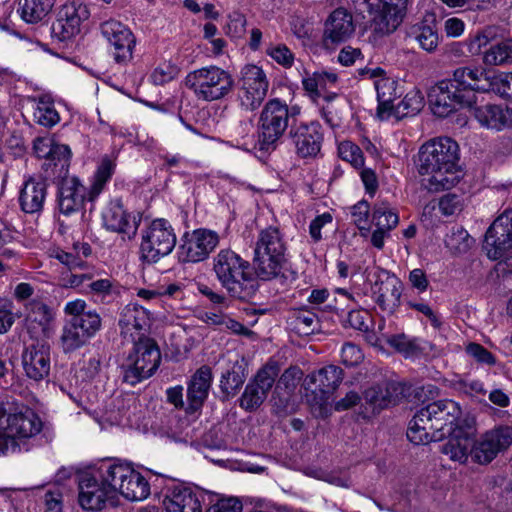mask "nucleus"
Returning <instances> with one entry per match:
<instances>
[{
	"label": "nucleus",
	"mask_w": 512,
	"mask_h": 512,
	"mask_svg": "<svg viewBox=\"0 0 512 512\" xmlns=\"http://www.w3.org/2000/svg\"><path fill=\"white\" fill-rule=\"evenodd\" d=\"M368 322H371V317L366 310H351L346 318V323L351 328L361 332H368Z\"/></svg>",
	"instance_id": "nucleus-62"
},
{
	"label": "nucleus",
	"mask_w": 512,
	"mask_h": 512,
	"mask_svg": "<svg viewBox=\"0 0 512 512\" xmlns=\"http://www.w3.org/2000/svg\"><path fill=\"white\" fill-rule=\"evenodd\" d=\"M212 383V371L208 366H201L192 376L187 389L189 409L198 410L208 396Z\"/></svg>",
	"instance_id": "nucleus-36"
},
{
	"label": "nucleus",
	"mask_w": 512,
	"mask_h": 512,
	"mask_svg": "<svg viewBox=\"0 0 512 512\" xmlns=\"http://www.w3.org/2000/svg\"><path fill=\"white\" fill-rule=\"evenodd\" d=\"M102 36L111 47L114 61L120 65H127L133 59L136 38L132 31L116 20H107L100 26Z\"/></svg>",
	"instance_id": "nucleus-18"
},
{
	"label": "nucleus",
	"mask_w": 512,
	"mask_h": 512,
	"mask_svg": "<svg viewBox=\"0 0 512 512\" xmlns=\"http://www.w3.org/2000/svg\"><path fill=\"white\" fill-rule=\"evenodd\" d=\"M242 503L235 497H222L207 508L206 512H242Z\"/></svg>",
	"instance_id": "nucleus-61"
},
{
	"label": "nucleus",
	"mask_w": 512,
	"mask_h": 512,
	"mask_svg": "<svg viewBox=\"0 0 512 512\" xmlns=\"http://www.w3.org/2000/svg\"><path fill=\"white\" fill-rule=\"evenodd\" d=\"M108 487L95 469L83 473L78 481L79 505L87 511L102 510L106 503L114 498Z\"/></svg>",
	"instance_id": "nucleus-20"
},
{
	"label": "nucleus",
	"mask_w": 512,
	"mask_h": 512,
	"mask_svg": "<svg viewBox=\"0 0 512 512\" xmlns=\"http://www.w3.org/2000/svg\"><path fill=\"white\" fill-rule=\"evenodd\" d=\"M473 243V238L463 228L453 229L445 238V245L453 254L466 253Z\"/></svg>",
	"instance_id": "nucleus-48"
},
{
	"label": "nucleus",
	"mask_w": 512,
	"mask_h": 512,
	"mask_svg": "<svg viewBox=\"0 0 512 512\" xmlns=\"http://www.w3.org/2000/svg\"><path fill=\"white\" fill-rule=\"evenodd\" d=\"M372 222L376 227L390 232L398 225L399 217L387 203H381L374 206Z\"/></svg>",
	"instance_id": "nucleus-47"
},
{
	"label": "nucleus",
	"mask_w": 512,
	"mask_h": 512,
	"mask_svg": "<svg viewBox=\"0 0 512 512\" xmlns=\"http://www.w3.org/2000/svg\"><path fill=\"white\" fill-rule=\"evenodd\" d=\"M337 75L329 72H313L306 73L302 78V86L306 94L313 102H317L320 98L331 101L336 98L335 93H327L330 86L337 82Z\"/></svg>",
	"instance_id": "nucleus-35"
},
{
	"label": "nucleus",
	"mask_w": 512,
	"mask_h": 512,
	"mask_svg": "<svg viewBox=\"0 0 512 512\" xmlns=\"http://www.w3.org/2000/svg\"><path fill=\"white\" fill-rule=\"evenodd\" d=\"M433 421L436 426H439V432L442 434V440L446 437V432L449 429H454L455 426L465 425L461 419V408L459 404L450 399L438 400L429 403Z\"/></svg>",
	"instance_id": "nucleus-33"
},
{
	"label": "nucleus",
	"mask_w": 512,
	"mask_h": 512,
	"mask_svg": "<svg viewBox=\"0 0 512 512\" xmlns=\"http://www.w3.org/2000/svg\"><path fill=\"white\" fill-rule=\"evenodd\" d=\"M70 158H71V150L69 146L65 144H59L55 143L51 154L46 159V162L44 163V166H46V169L48 167H52L54 169L59 167L60 173L63 171L67 172L68 167L70 165Z\"/></svg>",
	"instance_id": "nucleus-50"
},
{
	"label": "nucleus",
	"mask_w": 512,
	"mask_h": 512,
	"mask_svg": "<svg viewBox=\"0 0 512 512\" xmlns=\"http://www.w3.org/2000/svg\"><path fill=\"white\" fill-rule=\"evenodd\" d=\"M371 287L372 297L382 311L392 314L400 304L401 281L385 269L378 268Z\"/></svg>",
	"instance_id": "nucleus-23"
},
{
	"label": "nucleus",
	"mask_w": 512,
	"mask_h": 512,
	"mask_svg": "<svg viewBox=\"0 0 512 512\" xmlns=\"http://www.w3.org/2000/svg\"><path fill=\"white\" fill-rule=\"evenodd\" d=\"M115 496L118 492L130 501H141L150 494L148 481L128 462L105 460L95 468Z\"/></svg>",
	"instance_id": "nucleus-6"
},
{
	"label": "nucleus",
	"mask_w": 512,
	"mask_h": 512,
	"mask_svg": "<svg viewBox=\"0 0 512 512\" xmlns=\"http://www.w3.org/2000/svg\"><path fill=\"white\" fill-rule=\"evenodd\" d=\"M447 440L440 446L442 454L450 460L465 463L472 456V445L474 443V430L472 426L458 425L446 432Z\"/></svg>",
	"instance_id": "nucleus-25"
},
{
	"label": "nucleus",
	"mask_w": 512,
	"mask_h": 512,
	"mask_svg": "<svg viewBox=\"0 0 512 512\" xmlns=\"http://www.w3.org/2000/svg\"><path fill=\"white\" fill-rule=\"evenodd\" d=\"M338 154L342 160L349 162L357 169L362 168L364 165L362 150L350 141H343L338 145Z\"/></svg>",
	"instance_id": "nucleus-52"
},
{
	"label": "nucleus",
	"mask_w": 512,
	"mask_h": 512,
	"mask_svg": "<svg viewBox=\"0 0 512 512\" xmlns=\"http://www.w3.org/2000/svg\"><path fill=\"white\" fill-rule=\"evenodd\" d=\"M370 206L365 200H361L351 207V216L354 224L361 231V235L364 236L369 232V219Z\"/></svg>",
	"instance_id": "nucleus-53"
},
{
	"label": "nucleus",
	"mask_w": 512,
	"mask_h": 512,
	"mask_svg": "<svg viewBox=\"0 0 512 512\" xmlns=\"http://www.w3.org/2000/svg\"><path fill=\"white\" fill-rule=\"evenodd\" d=\"M26 321L38 325L42 332L46 331L53 319L51 309L42 301L31 300L25 304Z\"/></svg>",
	"instance_id": "nucleus-45"
},
{
	"label": "nucleus",
	"mask_w": 512,
	"mask_h": 512,
	"mask_svg": "<svg viewBox=\"0 0 512 512\" xmlns=\"http://www.w3.org/2000/svg\"><path fill=\"white\" fill-rule=\"evenodd\" d=\"M404 386L395 381H383L371 386L364 392V400L373 412L395 405L402 398Z\"/></svg>",
	"instance_id": "nucleus-31"
},
{
	"label": "nucleus",
	"mask_w": 512,
	"mask_h": 512,
	"mask_svg": "<svg viewBox=\"0 0 512 512\" xmlns=\"http://www.w3.org/2000/svg\"><path fill=\"white\" fill-rule=\"evenodd\" d=\"M289 136L301 158L316 157L321 150L324 134L318 121L291 125Z\"/></svg>",
	"instance_id": "nucleus-22"
},
{
	"label": "nucleus",
	"mask_w": 512,
	"mask_h": 512,
	"mask_svg": "<svg viewBox=\"0 0 512 512\" xmlns=\"http://www.w3.org/2000/svg\"><path fill=\"white\" fill-rule=\"evenodd\" d=\"M176 245V235L171 224L163 219L153 220L141 232L140 254L148 263H156L169 255Z\"/></svg>",
	"instance_id": "nucleus-12"
},
{
	"label": "nucleus",
	"mask_w": 512,
	"mask_h": 512,
	"mask_svg": "<svg viewBox=\"0 0 512 512\" xmlns=\"http://www.w3.org/2000/svg\"><path fill=\"white\" fill-rule=\"evenodd\" d=\"M512 444V428L499 426L486 432L472 445V458L479 464L490 463L498 453Z\"/></svg>",
	"instance_id": "nucleus-21"
},
{
	"label": "nucleus",
	"mask_w": 512,
	"mask_h": 512,
	"mask_svg": "<svg viewBox=\"0 0 512 512\" xmlns=\"http://www.w3.org/2000/svg\"><path fill=\"white\" fill-rule=\"evenodd\" d=\"M458 160L459 147L451 138L441 137L423 144L418 171L428 176L427 188L435 192L453 188L460 180Z\"/></svg>",
	"instance_id": "nucleus-2"
},
{
	"label": "nucleus",
	"mask_w": 512,
	"mask_h": 512,
	"mask_svg": "<svg viewBox=\"0 0 512 512\" xmlns=\"http://www.w3.org/2000/svg\"><path fill=\"white\" fill-rule=\"evenodd\" d=\"M333 217L329 212H325L315 217L309 225V234L314 243H318L322 239L321 230L324 226L331 224Z\"/></svg>",
	"instance_id": "nucleus-63"
},
{
	"label": "nucleus",
	"mask_w": 512,
	"mask_h": 512,
	"mask_svg": "<svg viewBox=\"0 0 512 512\" xmlns=\"http://www.w3.org/2000/svg\"><path fill=\"white\" fill-rule=\"evenodd\" d=\"M219 244V235L206 228L186 232L178 248L181 263H199L206 260Z\"/></svg>",
	"instance_id": "nucleus-13"
},
{
	"label": "nucleus",
	"mask_w": 512,
	"mask_h": 512,
	"mask_svg": "<svg viewBox=\"0 0 512 512\" xmlns=\"http://www.w3.org/2000/svg\"><path fill=\"white\" fill-rule=\"evenodd\" d=\"M89 17L90 11L86 4L80 1L66 2L52 24V36L61 42L71 40L81 32L82 23Z\"/></svg>",
	"instance_id": "nucleus-17"
},
{
	"label": "nucleus",
	"mask_w": 512,
	"mask_h": 512,
	"mask_svg": "<svg viewBox=\"0 0 512 512\" xmlns=\"http://www.w3.org/2000/svg\"><path fill=\"white\" fill-rule=\"evenodd\" d=\"M204 495L190 488L175 487L163 500L166 512H203Z\"/></svg>",
	"instance_id": "nucleus-34"
},
{
	"label": "nucleus",
	"mask_w": 512,
	"mask_h": 512,
	"mask_svg": "<svg viewBox=\"0 0 512 512\" xmlns=\"http://www.w3.org/2000/svg\"><path fill=\"white\" fill-rule=\"evenodd\" d=\"M213 271L227 293L247 301L258 291V276L250 263L232 249H221L213 258Z\"/></svg>",
	"instance_id": "nucleus-3"
},
{
	"label": "nucleus",
	"mask_w": 512,
	"mask_h": 512,
	"mask_svg": "<svg viewBox=\"0 0 512 512\" xmlns=\"http://www.w3.org/2000/svg\"><path fill=\"white\" fill-rule=\"evenodd\" d=\"M355 31L352 15L343 8L334 10L325 22L323 41L334 45L347 41Z\"/></svg>",
	"instance_id": "nucleus-30"
},
{
	"label": "nucleus",
	"mask_w": 512,
	"mask_h": 512,
	"mask_svg": "<svg viewBox=\"0 0 512 512\" xmlns=\"http://www.w3.org/2000/svg\"><path fill=\"white\" fill-rule=\"evenodd\" d=\"M290 324L292 329L300 336H308L321 329L318 316L313 311L306 309L296 311Z\"/></svg>",
	"instance_id": "nucleus-43"
},
{
	"label": "nucleus",
	"mask_w": 512,
	"mask_h": 512,
	"mask_svg": "<svg viewBox=\"0 0 512 512\" xmlns=\"http://www.w3.org/2000/svg\"><path fill=\"white\" fill-rule=\"evenodd\" d=\"M430 411L429 404L420 408L409 422L407 438L416 445L442 441L439 426L435 425Z\"/></svg>",
	"instance_id": "nucleus-27"
},
{
	"label": "nucleus",
	"mask_w": 512,
	"mask_h": 512,
	"mask_svg": "<svg viewBox=\"0 0 512 512\" xmlns=\"http://www.w3.org/2000/svg\"><path fill=\"white\" fill-rule=\"evenodd\" d=\"M194 97L203 102L226 98L234 88L231 73L219 66L209 65L190 71L184 80Z\"/></svg>",
	"instance_id": "nucleus-9"
},
{
	"label": "nucleus",
	"mask_w": 512,
	"mask_h": 512,
	"mask_svg": "<svg viewBox=\"0 0 512 512\" xmlns=\"http://www.w3.org/2000/svg\"><path fill=\"white\" fill-rule=\"evenodd\" d=\"M116 169V161L111 157L105 155L102 157L98 164L92 179L89 189H86L87 200L91 203L95 202L98 197L103 193L106 185L110 182Z\"/></svg>",
	"instance_id": "nucleus-38"
},
{
	"label": "nucleus",
	"mask_w": 512,
	"mask_h": 512,
	"mask_svg": "<svg viewBox=\"0 0 512 512\" xmlns=\"http://www.w3.org/2000/svg\"><path fill=\"white\" fill-rule=\"evenodd\" d=\"M87 287L90 291L104 300L106 297L119 294V287L114 285L113 282L108 279H97L87 283Z\"/></svg>",
	"instance_id": "nucleus-55"
},
{
	"label": "nucleus",
	"mask_w": 512,
	"mask_h": 512,
	"mask_svg": "<svg viewBox=\"0 0 512 512\" xmlns=\"http://www.w3.org/2000/svg\"><path fill=\"white\" fill-rule=\"evenodd\" d=\"M55 0H24L19 11L21 18L30 24L41 22L52 10Z\"/></svg>",
	"instance_id": "nucleus-42"
},
{
	"label": "nucleus",
	"mask_w": 512,
	"mask_h": 512,
	"mask_svg": "<svg viewBox=\"0 0 512 512\" xmlns=\"http://www.w3.org/2000/svg\"><path fill=\"white\" fill-rule=\"evenodd\" d=\"M266 53L285 68H290L294 63V55L286 45L270 46L267 48Z\"/></svg>",
	"instance_id": "nucleus-59"
},
{
	"label": "nucleus",
	"mask_w": 512,
	"mask_h": 512,
	"mask_svg": "<svg viewBox=\"0 0 512 512\" xmlns=\"http://www.w3.org/2000/svg\"><path fill=\"white\" fill-rule=\"evenodd\" d=\"M101 218L106 230L121 234L123 239L132 240L137 234L142 215L129 212L120 199H114L103 208Z\"/></svg>",
	"instance_id": "nucleus-16"
},
{
	"label": "nucleus",
	"mask_w": 512,
	"mask_h": 512,
	"mask_svg": "<svg viewBox=\"0 0 512 512\" xmlns=\"http://www.w3.org/2000/svg\"><path fill=\"white\" fill-rule=\"evenodd\" d=\"M151 324V313L143 306L136 303L127 304L122 308L118 325L120 328V334L126 338L131 339L135 342L139 337H147L145 333L150 328Z\"/></svg>",
	"instance_id": "nucleus-24"
},
{
	"label": "nucleus",
	"mask_w": 512,
	"mask_h": 512,
	"mask_svg": "<svg viewBox=\"0 0 512 512\" xmlns=\"http://www.w3.org/2000/svg\"><path fill=\"white\" fill-rule=\"evenodd\" d=\"M424 107V98L419 90L409 91L404 98L394 105L392 116L400 119L417 115Z\"/></svg>",
	"instance_id": "nucleus-44"
},
{
	"label": "nucleus",
	"mask_w": 512,
	"mask_h": 512,
	"mask_svg": "<svg viewBox=\"0 0 512 512\" xmlns=\"http://www.w3.org/2000/svg\"><path fill=\"white\" fill-rule=\"evenodd\" d=\"M47 196V181L40 177H29L19 192L20 209L26 214H39L44 208Z\"/></svg>",
	"instance_id": "nucleus-29"
},
{
	"label": "nucleus",
	"mask_w": 512,
	"mask_h": 512,
	"mask_svg": "<svg viewBox=\"0 0 512 512\" xmlns=\"http://www.w3.org/2000/svg\"><path fill=\"white\" fill-rule=\"evenodd\" d=\"M341 362L347 367H353L360 364L364 359V354L359 346L347 342L340 351Z\"/></svg>",
	"instance_id": "nucleus-58"
},
{
	"label": "nucleus",
	"mask_w": 512,
	"mask_h": 512,
	"mask_svg": "<svg viewBox=\"0 0 512 512\" xmlns=\"http://www.w3.org/2000/svg\"><path fill=\"white\" fill-rule=\"evenodd\" d=\"M178 74L179 69L176 65L164 63L154 69L150 75V79L155 85H164L175 79Z\"/></svg>",
	"instance_id": "nucleus-54"
},
{
	"label": "nucleus",
	"mask_w": 512,
	"mask_h": 512,
	"mask_svg": "<svg viewBox=\"0 0 512 512\" xmlns=\"http://www.w3.org/2000/svg\"><path fill=\"white\" fill-rule=\"evenodd\" d=\"M35 121L44 127H53L60 121V116L54 103L47 97H40L34 110Z\"/></svg>",
	"instance_id": "nucleus-46"
},
{
	"label": "nucleus",
	"mask_w": 512,
	"mask_h": 512,
	"mask_svg": "<svg viewBox=\"0 0 512 512\" xmlns=\"http://www.w3.org/2000/svg\"><path fill=\"white\" fill-rule=\"evenodd\" d=\"M300 114L297 105L289 107L279 98L267 101L258 120V143L260 150H274L278 141L283 137L288 127L295 123V117Z\"/></svg>",
	"instance_id": "nucleus-8"
},
{
	"label": "nucleus",
	"mask_w": 512,
	"mask_h": 512,
	"mask_svg": "<svg viewBox=\"0 0 512 512\" xmlns=\"http://www.w3.org/2000/svg\"><path fill=\"white\" fill-rule=\"evenodd\" d=\"M13 308L14 305L10 299L0 297V334H5L13 326L15 322Z\"/></svg>",
	"instance_id": "nucleus-57"
},
{
	"label": "nucleus",
	"mask_w": 512,
	"mask_h": 512,
	"mask_svg": "<svg viewBox=\"0 0 512 512\" xmlns=\"http://www.w3.org/2000/svg\"><path fill=\"white\" fill-rule=\"evenodd\" d=\"M512 59V39L491 46L484 53V62L489 65H501Z\"/></svg>",
	"instance_id": "nucleus-49"
},
{
	"label": "nucleus",
	"mask_w": 512,
	"mask_h": 512,
	"mask_svg": "<svg viewBox=\"0 0 512 512\" xmlns=\"http://www.w3.org/2000/svg\"><path fill=\"white\" fill-rule=\"evenodd\" d=\"M64 313L70 316L60 337L62 349L66 353L83 347L101 330V316L96 310H87V303L83 299L67 302Z\"/></svg>",
	"instance_id": "nucleus-5"
},
{
	"label": "nucleus",
	"mask_w": 512,
	"mask_h": 512,
	"mask_svg": "<svg viewBox=\"0 0 512 512\" xmlns=\"http://www.w3.org/2000/svg\"><path fill=\"white\" fill-rule=\"evenodd\" d=\"M87 200L86 187L76 176H65L58 186V206L64 215L80 211Z\"/></svg>",
	"instance_id": "nucleus-28"
},
{
	"label": "nucleus",
	"mask_w": 512,
	"mask_h": 512,
	"mask_svg": "<svg viewBox=\"0 0 512 512\" xmlns=\"http://www.w3.org/2000/svg\"><path fill=\"white\" fill-rule=\"evenodd\" d=\"M206 325L218 329L220 331H231L234 334L246 335L250 333V330L243 324L231 318L228 314L221 311H204L198 316Z\"/></svg>",
	"instance_id": "nucleus-40"
},
{
	"label": "nucleus",
	"mask_w": 512,
	"mask_h": 512,
	"mask_svg": "<svg viewBox=\"0 0 512 512\" xmlns=\"http://www.w3.org/2000/svg\"><path fill=\"white\" fill-rule=\"evenodd\" d=\"M25 375L34 381H41L49 375L51 367L50 348L40 342L25 347L21 355Z\"/></svg>",
	"instance_id": "nucleus-26"
},
{
	"label": "nucleus",
	"mask_w": 512,
	"mask_h": 512,
	"mask_svg": "<svg viewBox=\"0 0 512 512\" xmlns=\"http://www.w3.org/2000/svg\"><path fill=\"white\" fill-rule=\"evenodd\" d=\"M473 108V115L482 127L502 131L512 127V107L487 103Z\"/></svg>",
	"instance_id": "nucleus-32"
},
{
	"label": "nucleus",
	"mask_w": 512,
	"mask_h": 512,
	"mask_svg": "<svg viewBox=\"0 0 512 512\" xmlns=\"http://www.w3.org/2000/svg\"><path fill=\"white\" fill-rule=\"evenodd\" d=\"M42 427L40 417L32 409L8 411L0 404V456L19 450L18 440L35 437Z\"/></svg>",
	"instance_id": "nucleus-7"
},
{
	"label": "nucleus",
	"mask_w": 512,
	"mask_h": 512,
	"mask_svg": "<svg viewBox=\"0 0 512 512\" xmlns=\"http://www.w3.org/2000/svg\"><path fill=\"white\" fill-rule=\"evenodd\" d=\"M62 493L59 489L47 491L44 495L45 512H62Z\"/></svg>",
	"instance_id": "nucleus-64"
},
{
	"label": "nucleus",
	"mask_w": 512,
	"mask_h": 512,
	"mask_svg": "<svg viewBox=\"0 0 512 512\" xmlns=\"http://www.w3.org/2000/svg\"><path fill=\"white\" fill-rule=\"evenodd\" d=\"M374 86L377 92V115L381 120L389 119L394 109V100L397 98V83L391 78L375 80Z\"/></svg>",
	"instance_id": "nucleus-39"
},
{
	"label": "nucleus",
	"mask_w": 512,
	"mask_h": 512,
	"mask_svg": "<svg viewBox=\"0 0 512 512\" xmlns=\"http://www.w3.org/2000/svg\"><path fill=\"white\" fill-rule=\"evenodd\" d=\"M286 251V242L278 227L269 226L259 231L253 258L255 273L259 279H287Z\"/></svg>",
	"instance_id": "nucleus-4"
},
{
	"label": "nucleus",
	"mask_w": 512,
	"mask_h": 512,
	"mask_svg": "<svg viewBox=\"0 0 512 512\" xmlns=\"http://www.w3.org/2000/svg\"><path fill=\"white\" fill-rule=\"evenodd\" d=\"M512 248V209L505 211L490 225L483 249L491 260L502 259Z\"/></svg>",
	"instance_id": "nucleus-19"
},
{
	"label": "nucleus",
	"mask_w": 512,
	"mask_h": 512,
	"mask_svg": "<svg viewBox=\"0 0 512 512\" xmlns=\"http://www.w3.org/2000/svg\"><path fill=\"white\" fill-rule=\"evenodd\" d=\"M160 361L161 353L155 340L139 337L120 366L123 381L130 385L140 383L156 372Z\"/></svg>",
	"instance_id": "nucleus-11"
},
{
	"label": "nucleus",
	"mask_w": 512,
	"mask_h": 512,
	"mask_svg": "<svg viewBox=\"0 0 512 512\" xmlns=\"http://www.w3.org/2000/svg\"><path fill=\"white\" fill-rule=\"evenodd\" d=\"M247 377L244 366L236 361L231 368L224 372L220 379L221 392L227 397H233L244 384Z\"/></svg>",
	"instance_id": "nucleus-41"
},
{
	"label": "nucleus",
	"mask_w": 512,
	"mask_h": 512,
	"mask_svg": "<svg viewBox=\"0 0 512 512\" xmlns=\"http://www.w3.org/2000/svg\"><path fill=\"white\" fill-rule=\"evenodd\" d=\"M359 13L368 14L372 32L380 37L392 34L401 25L409 0H352Z\"/></svg>",
	"instance_id": "nucleus-10"
},
{
	"label": "nucleus",
	"mask_w": 512,
	"mask_h": 512,
	"mask_svg": "<svg viewBox=\"0 0 512 512\" xmlns=\"http://www.w3.org/2000/svg\"><path fill=\"white\" fill-rule=\"evenodd\" d=\"M278 374L279 367L275 362H269L259 369L246 385L239 399V406L248 412L258 409L267 398Z\"/></svg>",
	"instance_id": "nucleus-15"
},
{
	"label": "nucleus",
	"mask_w": 512,
	"mask_h": 512,
	"mask_svg": "<svg viewBox=\"0 0 512 512\" xmlns=\"http://www.w3.org/2000/svg\"><path fill=\"white\" fill-rule=\"evenodd\" d=\"M415 39L420 47L427 52H433L439 43L436 29L431 25L422 24L415 29Z\"/></svg>",
	"instance_id": "nucleus-51"
},
{
	"label": "nucleus",
	"mask_w": 512,
	"mask_h": 512,
	"mask_svg": "<svg viewBox=\"0 0 512 512\" xmlns=\"http://www.w3.org/2000/svg\"><path fill=\"white\" fill-rule=\"evenodd\" d=\"M490 88L502 98L512 101V73L502 74L493 80L489 79L488 90Z\"/></svg>",
	"instance_id": "nucleus-56"
},
{
	"label": "nucleus",
	"mask_w": 512,
	"mask_h": 512,
	"mask_svg": "<svg viewBox=\"0 0 512 512\" xmlns=\"http://www.w3.org/2000/svg\"><path fill=\"white\" fill-rule=\"evenodd\" d=\"M489 76L480 66H462L452 77L431 87L428 99L434 115L444 118L459 108H472L478 92L488 91Z\"/></svg>",
	"instance_id": "nucleus-1"
},
{
	"label": "nucleus",
	"mask_w": 512,
	"mask_h": 512,
	"mask_svg": "<svg viewBox=\"0 0 512 512\" xmlns=\"http://www.w3.org/2000/svg\"><path fill=\"white\" fill-rule=\"evenodd\" d=\"M344 374L343 370L335 365H328L309 374L306 377L308 388L314 385L322 395L333 393L341 384Z\"/></svg>",
	"instance_id": "nucleus-37"
},
{
	"label": "nucleus",
	"mask_w": 512,
	"mask_h": 512,
	"mask_svg": "<svg viewBox=\"0 0 512 512\" xmlns=\"http://www.w3.org/2000/svg\"><path fill=\"white\" fill-rule=\"evenodd\" d=\"M465 352L480 364H486L491 366L496 363L495 356L491 352H489L485 347L478 343L470 342L469 344H467V346L465 347Z\"/></svg>",
	"instance_id": "nucleus-60"
},
{
	"label": "nucleus",
	"mask_w": 512,
	"mask_h": 512,
	"mask_svg": "<svg viewBox=\"0 0 512 512\" xmlns=\"http://www.w3.org/2000/svg\"><path fill=\"white\" fill-rule=\"evenodd\" d=\"M269 88V81L263 69L249 64L242 69L241 87L238 100L242 109L254 111L264 101Z\"/></svg>",
	"instance_id": "nucleus-14"
}]
</instances>
